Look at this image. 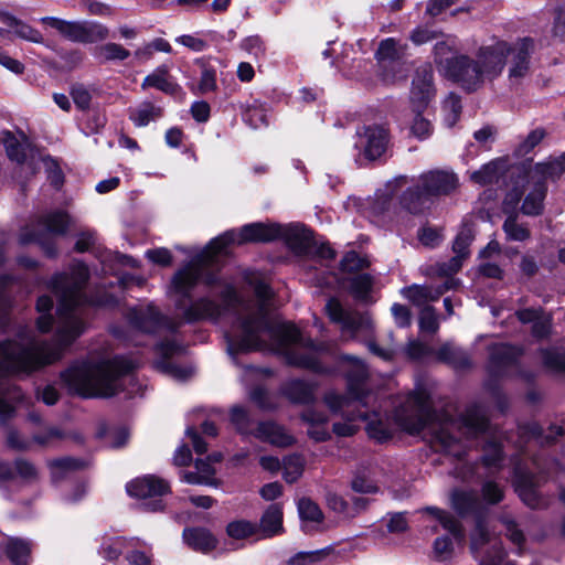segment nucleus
Here are the masks:
<instances>
[{
  "label": "nucleus",
  "instance_id": "f03ea898",
  "mask_svg": "<svg viewBox=\"0 0 565 565\" xmlns=\"http://www.w3.org/2000/svg\"><path fill=\"white\" fill-rule=\"evenodd\" d=\"M89 270L84 263L76 262L70 273L55 274L50 287L58 299V326L53 341H32L20 345L15 341H0V396L15 390L10 383L11 376H28L62 358L63 351L85 330L84 311L87 303L105 306L110 301L89 299L85 286Z\"/></svg>",
  "mask_w": 565,
  "mask_h": 565
},
{
  "label": "nucleus",
  "instance_id": "603ef678",
  "mask_svg": "<svg viewBox=\"0 0 565 565\" xmlns=\"http://www.w3.org/2000/svg\"><path fill=\"white\" fill-rule=\"evenodd\" d=\"M298 512L302 520L311 522H320L322 520V512L317 503L308 498H302L298 502Z\"/></svg>",
  "mask_w": 565,
  "mask_h": 565
},
{
  "label": "nucleus",
  "instance_id": "f257e3e1",
  "mask_svg": "<svg viewBox=\"0 0 565 565\" xmlns=\"http://www.w3.org/2000/svg\"><path fill=\"white\" fill-rule=\"evenodd\" d=\"M270 294L264 284L256 287L258 305L252 310L248 306L243 307V316L227 333L228 354L236 363L239 353L270 350L284 355L290 365L322 375H342L347 381L348 395L331 391L324 395V403L332 412H340L347 418L344 423L333 424L334 434L353 436L358 430L354 422L369 419L367 366L354 355H337L334 342H316L303 337L289 322L274 323L266 312Z\"/></svg>",
  "mask_w": 565,
  "mask_h": 565
},
{
  "label": "nucleus",
  "instance_id": "6e6552de",
  "mask_svg": "<svg viewBox=\"0 0 565 565\" xmlns=\"http://www.w3.org/2000/svg\"><path fill=\"white\" fill-rule=\"evenodd\" d=\"M536 473L524 467L521 462L514 466V487L521 500L532 509L545 507V500L539 494L537 488L542 480L550 475V468L557 467L558 462L552 459L543 460L540 457L532 459Z\"/></svg>",
  "mask_w": 565,
  "mask_h": 565
},
{
  "label": "nucleus",
  "instance_id": "de8ad7c7",
  "mask_svg": "<svg viewBox=\"0 0 565 565\" xmlns=\"http://www.w3.org/2000/svg\"><path fill=\"white\" fill-rule=\"evenodd\" d=\"M373 278L369 274L354 276L350 282V291L358 300H365L372 289Z\"/></svg>",
  "mask_w": 565,
  "mask_h": 565
},
{
  "label": "nucleus",
  "instance_id": "0eeeda50",
  "mask_svg": "<svg viewBox=\"0 0 565 565\" xmlns=\"http://www.w3.org/2000/svg\"><path fill=\"white\" fill-rule=\"evenodd\" d=\"M460 185L459 178L450 169H431L420 173L415 183L399 198V203L412 214H420L434 199L454 194Z\"/></svg>",
  "mask_w": 565,
  "mask_h": 565
},
{
  "label": "nucleus",
  "instance_id": "13d9d810",
  "mask_svg": "<svg viewBox=\"0 0 565 565\" xmlns=\"http://www.w3.org/2000/svg\"><path fill=\"white\" fill-rule=\"evenodd\" d=\"M489 542V532L483 521L478 518L475 530L471 534V550L478 557L479 550Z\"/></svg>",
  "mask_w": 565,
  "mask_h": 565
},
{
  "label": "nucleus",
  "instance_id": "412c9836",
  "mask_svg": "<svg viewBox=\"0 0 565 565\" xmlns=\"http://www.w3.org/2000/svg\"><path fill=\"white\" fill-rule=\"evenodd\" d=\"M126 490L130 497L146 499L161 497L168 493L170 491V484L162 478L147 475L128 482Z\"/></svg>",
  "mask_w": 565,
  "mask_h": 565
},
{
  "label": "nucleus",
  "instance_id": "bb28decb",
  "mask_svg": "<svg viewBox=\"0 0 565 565\" xmlns=\"http://www.w3.org/2000/svg\"><path fill=\"white\" fill-rule=\"evenodd\" d=\"M435 354L438 361L458 371L467 370L472 366L470 354L463 349L454 345L451 342L443 344Z\"/></svg>",
  "mask_w": 565,
  "mask_h": 565
},
{
  "label": "nucleus",
  "instance_id": "dca6fc26",
  "mask_svg": "<svg viewBox=\"0 0 565 565\" xmlns=\"http://www.w3.org/2000/svg\"><path fill=\"white\" fill-rule=\"evenodd\" d=\"M356 135L358 140L355 147L363 151L366 159L376 160L386 153L390 143V135L387 129L383 126H365L362 130H359Z\"/></svg>",
  "mask_w": 565,
  "mask_h": 565
},
{
  "label": "nucleus",
  "instance_id": "ddd939ff",
  "mask_svg": "<svg viewBox=\"0 0 565 565\" xmlns=\"http://www.w3.org/2000/svg\"><path fill=\"white\" fill-rule=\"evenodd\" d=\"M407 44L394 38L380 42L375 58L386 82H395L406 77L408 68L405 62Z\"/></svg>",
  "mask_w": 565,
  "mask_h": 565
},
{
  "label": "nucleus",
  "instance_id": "bf43d9fd",
  "mask_svg": "<svg viewBox=\"0 0 565 565\" xmlns=\"http://www.w3.org/2000/svg\"><path fill=\"white\" fill-rule=\"evenodd\" d=\"M75 106L81 110H87L90 106L92 94L83 84H75L70 92Z\"/></svg>",
  "mask_w": 565,
  "mask_h": 565
},
{
  "label": "nucleus",
  "instance_id": "f8f14e48",
  "mask_svg": "<svg viewBox=\"0 0 565 565\" xmlns=\"http://www.w3.org/2000/svg\"><path fill=\"white\" fill-rule=\"evenodd\" d=\"M129 326L136 331L160 335H174L180 321L162 316L153 306L132 308L127 312Z\"/></svg>",
  "mask_w": 565,
  "mask_h": 565
},
{
  "label": "nucleus",
  "instance_id": "c85d7f7f",
  "mask_svg": "<svg viewBox=\"0 0 565 565\" xmlns=\"http://www.w3.org/2000/svg\"><path fill=\"white\" fill-rule=\"evenodd\" d=\"M38 225L49 234L64 235L71 225V217L64 211L54 210L42 215Z\"/></svg>",
  "mask_w": 565,
  "mask_h": 565
},
{
  "label": "nucleus",
  "instance_id": "58836bf2",
  "mask_svg": "<svg viewBox=\"0 0 565 565\" xmlns=\"http://www.w3.org/2000/svg\"><path fill=\"white\" fill-rule=\"evenodd\" d=\"M302 418L311 424L308 430L309 436L316 441H323L329 437V433L320 425L326 424L328 418L323 413L313 409H307L302 413Z\"/></svg>",
  "mask_w": 565,
  "mask_h": 565
},
{
  "label": "nucleus",
  "instance_id": "5701e85b",
  "mask_svg": "<svg viewBox=\"0 0 565 565\" xmlns=\"http://www.w3.org/2000/svg\"><path fill=\"white\" fill-rule=\"evenodd\" d=\"M150 87L168 95H177L181 92V86L171 76L170 66L168 64L159 65L152 73L143 78L141 88L147 89Z\"/></svg>",
  "mask_w": 565,
  "mask_h": 565
},
{
  "label": "nucleus",
  "instance_id": "473e14b6",
  "mask_svg": "<svg viewBox=\"0 0 565 565\" xmlns=\"http://www.w3.org/2000/svg\"><path fill=\"white\" fill-rule=\"evenodd\" d=\"M3 145L10 160L17 163H23L25 161L30 142L23 134L15 136L10 131H6L3 135Z\"/></svg>",
  "mask_w": 565,
  "mask_h": 565
},
{
  "label": "nucleus",
  "instance_id": "9d476101",
  "mask_svg": "<svg viewBox=\"0 0 565 565\" xmlns=\"http://www.w3.org/2000/svg\"><path fill=\"white\" fill-rule=\"evenodd\" d=\"M565 171L564 162L555 160L547 163H539L530 172L529 179L533 183L532 190L525 196L521 211L525 215L536 216L543 211V201L546 195L548 179H555Z\"/></svg>",
  "mask_w": 565,
  "mask_h": 565
},
{
  "label": "nucleus",
  "instance_id": "aec40b11",
  "mask_svg": "<svg viewBox=\"0 0 565 565\" xmlns=\"http://www.w3.org/2000/svg\"><path fill=\"white\" fill-rule=\"evenodd\" d=\"M36 467L29 460L19 458L13 462L0 459V488L14 481L17 478L22 483H32L38 480Z\"/></svg>",
  "mask_w": 565,
  "mask_h": 565
},
{
  "label": "nucleus",
  "instance_id": "5fc2aeb1",
  "mask_svg": "<svg viewBox=\"0 0 565 565\" xmlns=\"http://www.w3.org/2000/svg\"><path fill=\"white\" fill-rule=\"evenodd\" d=\"M546 136V131L544 128H535L529 132L525 139L519 145L518 153L520 156H525L531 152Z\"/></svg>",
  "mask_w": 565,
  "mask_h": 565
},
{
  "label": "nucleus",
  "instance_id": "4be33fe9",
  "mask_svg": "<svg viewBox=\"0 0 565 565\" xmlns=\"http://www.w3.org/2000/svg\"><path fill=\"white\" fill-rule=\"evenodd\" d=\"M296 254H307L311 245V232L299 224L279 225V237Z\"/></svg>",
  "mask_w": 565,
  "mask_h": 565
},
{
  "label": "nucleus",
  "instance_id": "c03bdc74",
  "mask_svg": "<svg viewBox=\"0 0 565 565\" xmlns=\"http://www.w3.org/2000/svg\"><path fill=\"white\" fill-rule=\"evenodd\" d=\"M366 425L367 434L371 438L377 441H385L391 437V431L387 426L380 418V413L376 411H369V419Z\"/></svg>",
  "mask_w": 565,
  "mask_h": 565
},
{
  "label": "nucleus",
  "instance_id": "72a5a7b5",
  "mask_svg": "<svg viewBox=\"0 0 565 565\" xmlns=\"http://www.w3.org/2000/svg\"><path fill=\"white\" fill-rule=\"evenodd\" d=\"M451 504L454 510L461 516L477 514L480 502L473 491L455 490L451 494Z\"/></svg>",
  "mask_w": 565,
  "mask_h": 565
},
{
  "label": "nucleus",
  "instance_id": "8fccbe9b",
  "mask_svg": "<svg viewBox=\"0 0 565 565\" xmlns=\"http://www.w3.org/2000/svg\"><path fill=\"white\" fill-rule=\"evenodd\" d=\"M419 329L424 332L436 333L439 329V319L431 306H425L419 313Z\"/></svg>",
  "mask_w": 565,
  "mask_h": 565
},
{
  "label": "nucleus",
  "instance_id": "37998d69",
  "mask_svg": "<svg viewBox=\"0 0 565 565\" xmlns=\"http://www.w3.org/2000/svg\"><path fill=\"white\" fill-rule=\"evenodd\" d=\"M53 308V300L50 296L43 295L38 298L36 309L42 315L36 320L38 329L45 333L49 332L53 326V317L50 315Z\"/></svg>",
  "mask_w": 565,
  "mask_h": 565
},
{
  "label": "nucleus",
  "instance_id": "ea45409f",
  "mask_svg": "<svg viewBox=\"0 0 565 565\" xmlns=\"http://www.w3.org/2000/svg\"><path fill=\"white\" fill-rule=\"evenodd\" d=\"M502 230L508 241L524 242L531 237V232L525 224L518 222V215H509L503 222Z\"/></svg>",
  "mask_w": 565,
  "mask_h": 565
},
{
  "label": "nucleus",
  "instance_id": "4d7b16f0",
  "mask_svg": "<svg viewBox=\"0 0 565 565\" xmlns=\"http://www.w3.org/2000/svg\"><path fill=\"white\" fill-rule=\"evenodd\" d=\"M369 266V262L356 252H348L341 259V269L348 273L359 271Z\"/></svg>",
  "mask_w": 565,
  "mask_h": 565
},
{
  "label": "nucleus",
  "instance_id": "2f4dec72",
  "mask_svg": "<svg viewBox=\"0 0 565 565\" xmlns=\"http://www.w3.org/2000/svg\"><path fill=\"white\" fill-rule=\"evenodd\" d=\"M129 119L136 127H146L157 121L163 115V109L151 102H142L128 110Z\"/></svg>",
  "mask_w": 565,
  "mask_h": 565
},
{
  "label": "nucleus",
  "instance_id": "c756f323",
  "mask_svg": "<svg viewBox=\"0 0 565 565\" xmlns=\"http://www.w3.org/2000/svg\"><path fill=\"white\" fill-rule=\"evenodd\" d=\"M282 530L281 507L278 503L270 504L260 519L258 532H262L263 537H273L281 533Z\"/></svg>",
  "mask_w": 565,
  "mask_h": 565
},
{
  "label": "nucleus",
  "instance_id": "f3484780",
  "mask_svg": "<svg viewBox=\"0 0 565 565\" xmlns=\"http://www.w3.org/2000/svg\"><path fill=\"white\" fill-rule=\"evenodd\" d=\"M433 66L425 63L416 68L411 88V103L417 110L425 109L435 96Z\"/></svg>",
  "mask_w": 565,
  "mask_h": 565
},
{
  "label": "nucleus",
  "instance_id": "a19ab883",
  "mask_svg": "<svg viewBox=\"0 0 565 565\" xmlns=\"http://www.w3.org/2000/svg\"><path fill=\"white\" fill-rule=\"evenodd\" d=\"M49 467L53 481H58L66 477L67 472L83 468L84 461L66 457L50 461Z\"/></svg>",
  "mask_w": 565,
  "mask_h": 565
},
{
  "label": "nucleus",
  "instance_id": "9b49d317",
  "mask_svg": "<svg viewBox=\"0 0 565 565\" xmlns=\"http://www.w3.org/2000/svg\"><path fill=\"white\" fill-rule=\"evenodd\" d=\"M523 354L520 347L507 343H497L489 347L488 373L491 377L510 376L514 373L526 382L534 379L532 372L521 370L518 361Z\"/></svg>",
  "mask_w": 565,
  "mask_h": 565
},
{
  "label": "nucleus",
  "instance_id": "680f3d73",
  "mask_svg": "<svg viewBox=\"0 0 565 565\" xmlns=\"http://www.w3.org/2000/svg\"><path fill=\"white\" fill-rule=\"evenodd\" d=\"M43 163L47 173L49 181L54 188L60 189L64 182V175L57 162L54 159L47 157L43 159Z\"/></svg>",
  "mask_w": 565,
  "mask_h": 565
},
{
  "label": "nucleus",
  "instance_id": "39448f33",
  "mask_svg": "<svg viewBox=\"0 0 565 565\" xmlns=\"http://www.w3.org/2000/svg\"><path fill=\"white\" fill-rule=\"evenodd\" d=\"M135 363L121 355L98 362L81 361L61 373L70 393L82 397H110L125 392L129 397L141 393L134 375Z\"/></svg>",
  "mask_w": 565,
  "mask_h": 565
},
{
  "label": "nucleus",
  "instance_id": "1a4fd4ad",
  "mask_svg": "<svg viewBox=\"0 0 565 565\" xmlns=\"http://www.w3.org/2000/svg\"><path fill=\"white\" fill-rule=\"evenodd\" d=\"M41 22L74 43L94 44L109 38V29L105 24L93 20L67 21L55 17H44Z\"/></svg>",
  "mask_w": 565,
  "mask_h": 565
},
{
  "label": "nucleus",
  "instance_id": "4c0bfd02",
  "mask_svg": "<svg viewBox=\"0 0 565 565\" xmlns=\"http://www.w3.org/2000/svg\"><path fill=\"white\" fill-rule=\"evenodd\" d=\"M130 51L125 49L121 44L108 42L97 46L94 51V56L102 62L125 61L130 56Z\"/></svg>",
  "mask_w": 565,
  "mask_h": 565
},
{
  "label": "nucleus",
  "instance_id": "774afa93",
  "mask_svg": "<svg viewBox=\"0 0 565 565\" xmlns=\"http://www.w3.org/2000/svg\"><path fill=\"white\" fill-rule=\"evenodd\" d=\"M452 550V541L449 536L437 537L434 542V553L438 559H447Z\"/></svg>",
  "mask_w": 565,
  "mask_h": 565
},
{
  "label": "nucleus",
  "instance_id": "b1692460",
  "mask_svg": "<svg viewBox=\"0 0 565 565\" xmlns=\"http://www.w3.org/2000/svg\"><path fill=\"white\" fill-rule=\"evenodd\" d=\"M184 543L195 552L207 554L216 548L217 539L202 526L185 527L182 533Z\"/></svg>",
  "mask_w": 565,
  "mask_h": 565
},
{
  "label": "nucleus",
  "instance_id": "7ed1b4c3",
  "mask_svg": "<svg viewBox=\"0 0 565 565\" xmlns=\"http://www.w3.org/2000/svg\"><path fill=\"white\" fill-rule=\"evenodd\" d=\"M430 397L423 387L407 394L395 408V422L409 434H418L428 427L429 441L435 451L461 459L468 448L482 446V465L500 469L503 451L500 437L488 419L484 408L471 404L457 418L435 423Z\"/></svg>",
  "mask_w": 565,
  "mask_h": 565
},
{
  "label": "nucleus",
  "instance_id": "20e7f679",
  "mask_svg": "<svg viewBox=\"0 0 565 565\" xmlns=\"http://www.w3.org/2000/svg\"><path fill=\"white\" fill-rule=\"evenodd\" d=\"M278 237L279 224L250 223L244 225L238 232L234 230L227 231L212 239L206 246L204 255L191 260L183 268L179 269L171 279V291L179 296L177 307L183 310V318L188 322L199 320L217 321L224 313H231L233 321L225 332V339L227 340V333L231 331L232 327L237 323L239 316H243V307L248 306L252 309L258 305L259 299L256 295V287L264 284L269 288L270 292H273V290L266 282L257 281L254 286L255 299L244 300L237 296L233 286L227 285L222 291L223 306L207 297H202L185 307V301L191 299V292L200 281H204L207 286L217 282V276L215 274L205 273V266L203 264L204 258H212L218 254L225 253L226 248L234 243H269L278 239ZM273 295L274 294H270L267 300L266 312L268 318L276 323L269 316ZM277 324L281 323L277 322Z\"/></svg>",
  "mask_w": 565,
  "mask_h": 565
},
{
  "label": "nucleus",
  "instance_id": "49530a36",
  "mask_svg": "<svg viewBox=\"0 0 565 565\" xmlns=\"http://www.w3.org/2000/svg\"><path fill=\"white\" fill-rule=\"evenodd\" d=\"M461 109L460 96L450 93L443 105V110L445 113L444 120L448 127H454L456 125L460 118Z\"/></svg>",
  "mask_w": 565,
  "mask_h": 565
},
{
  "label": "nucleus",
  "instance_id": "6ab92c4d",
  "mask_svg": "<svg viewBox=\"0 0 565 565\" xmlns=\"http://www.w3.org/2000/svg\"><path fill=\"white\" fill-rule=\"evenodd\" d=\"M157 351L162 356V361L159 362V367L167 374L171 375L175 380L185 381L192 374V370L189 367H183L173 362L168 361L169 358L181 354L184 351V348L181 343H179L174 338L160 341L157 344Z\"/></svg>",
  "mask_w": 565,
  "mask_h": 565
},
{
  "label": "nucleus",
  "instance_id": "e433bc0d",
  "mask_svg": "<svg viewBox=\"0 0 565 565\" xmlns=\"http://www.w3.org/2000/svg\"><path fill=\"white\" fill-rule=\"evenodd\" d=\"M423 513L431 515L434 519L439 521L441 526L450 532L456 537L462 536L461 524L447 511L436 507H426L420 510Z\"/></svg>",
  "mask_w": 565,
  "mask_h": 565
},
{
  "label": "nucleus",
  "instance_id": "2eb2a0df",
  "mask_svg": "<svg viewBox=\"0 0 565 565\" xmlns=\"http://www.w3.org/2000/svg\"><path fill=\"white\" fill-rule=\"evenodd\" d=\"M326 311L330 320L340 324L342 333L349 334L350 339L371 328V321L366 315L345 310L337 298H330L327 301Z\"/></svg>",
  "mask_w": 565,
  "mask_h": 565
},
{
  "label": "nucleus",
  "instance_id": "338daca9",
  "mask_svg": "<svg viewBox=\"0 0 565 565\" xmlns=\"http://www.w3.org/2000/svg\"><path fill=\"white\" fill-rule=\"evenodd\" d=\"M13 31L17 36L23 40L34 43H39L42 41V34L38 30L33 29L32 26L20 20Z\"/></svg>",
  "mask_w": 565,
  "mask_h": 565
},
{
  "label": "nucleus",
  "instance_id": "052dcab7",
  "mask_svg": "<svg viewBox=\"0 0 565 565\" xmlns=\"http://www.w3.org/2000/svg\"><path fill=\"white\" fill-rule=\"evenodd\" d=\"M552 329V317L550 315H545L544 311L540 315V317L533 322L531 328L532 335L542 340L550 335Z\"/></svg>",
  "mask_w": 565,
  "mask_h": 565
},
{
  "label": "nucleus",
  "instance_id": "864d4df0",
  "mask_svg": "<svg viewBox=\"0 0 565 565\" xmlns=\"http://www.w3.org/2000/svg\"><path fill=\"white\" fill-rule=\"evenodd\" d=\"M416 113L411 126V132L418 139L423 140L430 136L433 127L430 121L422 115V110L414 108Z\"/></svg>",
  "mask_w": 565,
  "mask_h": 565
},
{
  "label": "nucleus",
  "instance_id": "e2e57ef3",
  "mask_svg": "<svg viewBox=\"0 0 565 565\" xmlns=\"http://www.w3.org/2000/svg\"><path fill=\"white\" fill-rule=\"evenodd\" d=\"M141 542L135 547H128L125 553V558L129 565H151V554L147 551H139L138 547Z\"/></svg>",
  "mask_w": 565,
  "mask_h": 565
},
{
  "label": "nucleus",
  "instance_id": "cd10ccee",
  "mask_svg": "<svg viewBox=\"0 0 565 565\" xmlns=\"http://www.w3.org/2000/svg\"><path fill=\"white\" fill-rule=\"evenodd\" d=\"M507 170V160L497 158L483 164L479 170L470 174V180L478 185L498 183Z\"/></svg>",
  "mask_w": 565,
  "mask_h": 565
},
{
  "label": "nucleus",
  "instance_id": "423d86ee",
  "mask_svg": "<svg viewBox=\"0 0 565 565\" xmlns=\"http://www.w3.org/2000/svg\"><path fill=\"white\" fill-rule=\"evenodd\" d=\"M508 50L507 41L495 39L491 44L479 46L475 57L458 54L439 61V64L447 78L471 93L479 89L486 81H493L502 74Z\"/></svg>",
  "mask_w": 565,
  "mask_h": 565
},
{
  "label": "nucleus",
  "instance_id": "69168bd1",
  "mask_svg": "<svg viewBox=\"0 0 565 565\" xmlns=\"http://www.w3.org/2000/svg\"><path fill=\"white\" fill-rule=\"evenodd\" d=\"M326 555L324 551L300 552L292 557L288 565H309L321 561Z\"/></svg>",
  "mask_w": 565,
  "mask_h": 565
},
{
  "label": "nucleus",
  "instance_id": "a211bd4d",
  "mask_svg": "<svg viewBox=\"0 0 565 565\" xmlns=\"http://www.w3.org/2000/svg\"><path fill=\"white\" fill-rule=\"evenodd\" d=\"M459 280L448 278L440 285H412L402 289V295L415 306H426L430 301L438 300L446 291L457 288Z\"/></svg>",
  "mask_w": 565,
  "mask_h": 565
},
{
  "label": "nucleus",
  "instance_id": "79ce46f5",
  "mask_svg": "<svg viewBox=\"0 0 565 565\" xmlns=\"http://www.w3.org/2000/svg\"><path fill=\"white\" fill-rule=\"evenodd\" d=\"M226 533L231 539L244 540L257 534L258 525L247 520H236L227 524Z\"/></svg>",
  "mask_w": 565,
  "mask_h": 565
},
{
  "label": "nucleus",
  "instance_id": "6e6d98bb",
  "mask_svg": "<svg viewBox=\"0 0 565 565\" xmlns=\"http://www.w3.org/2000/svg\"><path fill=\"white\" fill-rule=\"evenodd\" d=\"M473 239V232L470 227H463L458 235L456 236L452 249L454 252L462 257H467L469 255V245Z\"/></svg>",
  "mask_w": 565,
  "mask_h": 565
},
{
  "label": "nucleus",
  "instance_id": "7c9ffc66",
  "mask_svg": "<svg viewBox=\"0 0 565 565\" xmlns=\"http://www.w3.org/2000/svg\"><path fill=\"white\" fill-rule=\"evenodd\" d=\"M139 543L137 537H105L99 547V555L107 561H116L128 547H135Z\"/></svg>",
  "mask_w": 565,
  "mask_h": 565
},
{
  "label": "nucleus",
  "instance_id": "09e8293b",
  "mask_svg": "<svg viewBox=\"0 0 565 565\" xmlns=\"http://www.w3.org/2000/svg\"><path fill=\"white\" fill-rule=\"evenodd\" d=\"M282 477L288 483L297 481L303 471V462L300 456L291 455L284 459Z\"/></svg>",
  "mask_w": 565,
  "mask_h": 565
},
{
  "label": "nucleus",
  "instance_id": "a878e982",
  "mask_svg": "<svg viewBox=\"0 0 565 565\" xmlns=\"http://www.w3.org/2000/svg\"><path fill=\"white\" fill-rule=\"evenodd\" d=\"M316 386L300 379L286 381L281 386V393L294 404H310L315 401Z\"/></svg>",
  "mask_w": 565,
  "mask_h": 565
},
{
  "label": "nucleus",
  "instance_id": "f704fd0d",
  "mask_svg": "<svg viewBox=\"0 0 565 565\" xmlns=\"http://www.w3.org/2000/svg\"><path fill=\"white\" fill-rule=\"evenodd\" d=\"M31 544L21 539H10L6 545V554L13 565H28Z\"/></svg>",
  "mask_w": 565,
  "mask_h": 565
},
{
  "label": "nucleus",
  "instance_id": "0e129e2a",
  "mask_svg": "<svg viewBox=\"0 0 565 565\" xmlns=\"http://www.w3.org/2000/svg\"><path fill=\"white\" fill-rule=\"evenodd\" d=\"M64 437V433L56 428V427H50L46 431L41 434H35L30 439L33 444H36L39 446L45 447L50 446L53 440L62 439Z\"/></svg>",
  "mask_w": 565,
  "mask_h": 565
},
{
  "label": "nucleus",
  "instance_id": "a18cd8bd",
  "mask_svg": "<svg viewBox=\"0 0 565 565\" xmlns=\"http://www.w3.org/2000/svg\"><path fill=\"white\" fill-rule=\"evenodd\" d=\"M544 366L555 373L565 374V353L555 349H544L541 351Z\"/></svg>",
  "mask_w": 565,
  "mask_h": 565
},
{
  "label": "nucleus",
  "instance_id": "c9c22d12",
  "mask_svg": "<svg viewBox=\"0 0 565 565\" xmlns=\"http://www.w3.org/2000/svg\"><path fill=\"white\" fill-rule=\"evenodd\" d=\"M231 423L243 436H253L255 433V423L248 411L243 406H233L230 411Z\"/></svg>",
  "mask_w": 565,
  "mask_h": 565
},
{
  "label": "nucleus",
  "instance_id": "393cba45",
  "mask_svg": "<svg viewBox=\"0 0 565 565\" xmlns=\"http://www.w3.org/2000/svg\"><path fill=\"white\" fill-rule=\"evenodd\" d=\"M253 436L264 443L278 447L289 446L294 441L292 437L286 433L282 426L271 420L257 423Z\"/></svg>",
  "mask_w": 565,
  "mask_h": 565
},
{
  "label": "nucleus",
  "instance_id": "4468645a",
  "mask_svg": "<svg viewBox=\"0 0 565 565\" xmlns=\"http://www.w3.org/2000/svg\"><path fill=\"white\" fill-rule=\"evenodd\" d=\"M508 52L504 54V66L509 63L508 77L512 85L519 84L530 73L531 54L534 42L523 38L513 44L507 42Z\"/></svg>",
  "mask_w": 565,
  "mask_h": 565
},
{
  "label": "nucleus",
  "instance_id": "3c124183",
  "mask_svg": "<svg viewBox=\"0 0 565 565\" xmlns=\"http://www.w3.org/2000/svg\"><path fill=\"white\" fill-rule=\"evenodd\" d=\"M243 119L254 129L268 125L267 113L260 105L247 107L243 114Z\"/></svg>",
  "mask_w": 565,
  "mask_h": 565
}]
</instances>
